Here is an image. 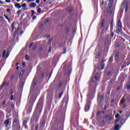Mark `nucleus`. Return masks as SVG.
<instances>
[{
  "mask_svg": "<svg viewBox=\"0 0 130 130\" xmlns=\"http://www.w3.org/2000/svg\"><path fill=\"white\" fill-rule=\"evenodd\" d=\"M96 86H91L89 88V93L87 96L88 98L89 99H92L93 98V95L94 93L96 91Z\"/></svg>",
  "mask_w": 130,
  "mask_h": 130,
  "instance_id": "f257e3e1",
  "label": "nucleus"
},
{
  "mask_svg": "<svg viewBox=\"0 0 130 130\" xmlns=\"http://www.w3.org/2000/svg\"><path fill=\"white\" fill-rule=\"evenodd\" d=\"M99 78H100V75L97 72H94L92 78V81L93 82L92 85H95V83H98V81H99Z\"/></svg>",
  "mask_w": 130,
  "mask_h": 130,
  "instance_id": "f03ea898",
  "label": "nucleus"
},
{
  "mask_svg": "<svg viewBox=\"0 0 130 130\" xmlns=\"http://www.w3.org/2000/svg\"><path fill=\"white\" fill-rule=\"evenodd\" d=\"M122 27V25L121 24V21L120 19H118L117 21V28L116 29V33L118 34H120L122 33V29L121 27Z\"/></svg>",
  "mask_w": 130,
  "mask_h": 130,
  "instance_id": "7ed1b4c3",
  "label": "nucleus"
},
{
  "mask_svg": "<svg viewBox=\"0 0 130 130\" xmlns=\"http://www.w3.org/2000/svg\"><path fill=\"white\" fill-rule=\"evenodd\" d=\"M17 26V30L15 31L14 34L13 35V38L15 39V37L16 36V34L18 32V30H19V25H18L17 24H16L15 22H13L12 25V31H14V29H16V27Z\"/></svg>",
  "mask_w": 130,
  "mask_h": 130,
  "instance_id": "20e7f679",
  "label": "nucleus"
},
{
  "mask_svg": "<svg viewBox=\"0 0 130 130\" xmlns=\"http://www.w3.org/2000/svg\"><path fill=\"white\" fill-rule=\"evenodd\" d=\"M41 109H42V105L40 103H38L36 108V111H41Z\"/></svg>",
  "mask_w": 130,
  "mask_h": 130,
  "instance_id": "39448f33",
  "label": "nucleus"
},
{
  "mask_svg": "<svg viewBox=\"0 0 130 130\" xmlns=\"http://www.w3.org/2000/svg\"><path fill=\"white\" fill-rule=\"evenodd\" d=\"M105 66V64H104V62L102 61L101 63V64L98 68V71H102V70H104Z\"/></svg>",
  "mask_w": 130,
  "mask_h": 130,
  "instance_id": "423d86ee",
  "label": "nucleus"
},
{
  "mask_svg": "<svg viewBox=\"0 0 130 130\" xmlns=\"http://www.w3.org/2000/svg\"><path fill=\"white\" fill-rule=\"evenodd\" d=\"M10 125V119H8L6 120L4 122V125H5V127H8Z\"/></svg>",
  "mask_w": 130,
  "mask_h": 130,
  "instance_id": "0eeeda50",
  "label": "nucleus"
},
{
  "mask_svg": "<svg viewBox=\"0 0 130 130\" xmlns=\"http://www.w3.org/2000/svg\"><path fill=\"white\" fill-rule=\"evenodd\" d=\"M89 109H90V105L87 104L85 107L84 110L86 112H87V111H89Z\"/></svg>",
  "mask_w": 130,
  "mask_h": 130,
  "instance_id": "6e6552de",
  "label": "nucleus"
},
{
  "mask_svg": "<svg viewBox=\"0 0 130 130\" xmlns=\"http://www.w3.org/2000/svg\"><path fill=\"white\" fill-rule=\"evenodd\" d=\"M103 98H104L103 95H101L100 94H99L98 101H99V102H101V101L103 99Z\"/></svg>",
  "mask_w": 130,
  "mask_h": 130,
  "instance_id": "1a4fd4ad",
  "label": "nucleus"
},
{
  "mask_svg": "<svg viewBox=\"0 0 130 130\" xmlns=\"http://www.w3.org/2000/svg\"><path fill=\"white\" fill-rule=\"evenodd\" d=\"M13 123H16V124H19V119H18L17 118H15L13 121Z\"/></svg>",
  "mask_w": 130,
  "mask_h": 130,
  "instance_id": "9d476101",
  "label": "nucleus"
},
{
  "mask_svg": "<svg viewBox=\"0 0 130 130\" xmlns=\"http://www.w3.org/2000/svg\"><path fill=\"white\" fill-rule=\"evenodd\" d=\"M15 6L17 9H21V5L19 3L15 4Z\"/></svg>",
  "mask_w": 130,
  "mask_h": 130,
  "instance_id": "9b49d317",
  "label": "nucleus"
},
{
  "mask_svg": "<svg viewBox=\"0 0 130 130\" xmlns=\"http://www.w3.org/2000/svg\"><path fill=\"white\" fill-rule=\"evenodd\" d=\"M30 6L31 8H35V7L37 6V4L36 3H32L30 4Z\"/></svg>",
  "mask_w": 130,
  "mask_h": 130,
  "instance_id": "f8f14e48",
  "label": "nucleus"
},
{
  "mask_svg": "<svg viewBox=\"0 0 130 130\" xmlns=\"http://www.w3.org/2000/svg\"><path fill=\"white\" fill-rule=\"evenodd\" d=\"M28 120H29V119H25L23 121V125H26L27 124V122H28Z\"/></svg>",
  "mask_w": 130,
  "mask_h": 130,
  "instance_id": "ddd939ff",
  "label": "nucleus"
},
{
  "mask_svg": "<svg viewBox=\"0 0 130 130\" xmlns=\"http://www.w3.org/2000/svg\"><path fill=\"white\" fill-rule=\"evenodd\" d=\"M23 75H24V71L22 70L19 75V78H22L23 77Z\"/></svg>",
  "mask_w": 130,
  "mask_h": 130,
  "instance_id": "4468645a",
  "label": "nucleus"
},
{
  "mask_svg": "<svg viewBox=\"0 0 130 130\" xmlns=\"http://www.w3.org/2000/svg\"><path fill=\"white\" fill-rule=\"evenodd\" d=\"M114 129L115 130H119V124H117L115 125Z\"/></svg>",
  "mask_w": 130,
  "mask_h": 130,
  "instance_id": "2eb2a0df",
  "label": "nucleus"
},
{
  "mask_svg": "<svg viewBox=\"0 0 130 130\" xmlns=\"http://www.w3.org/2000/svg\"><path fill=\"white\" fill-rule=\"evenodd\" d=\"M124 122H125V120L124 119H122L120 123V124H122H122H123V123H124Z\"/></svg>",
  "mask_w": 130,
  "mask_h": 130,
  "instance_id": "dca6fc26",
  "label": "nucleus"
},
{
  "mask_svg": "<svg viewBox=\"0 0 130 130\" xmlns=\"http://www.w3.org/2000/svg\"><path fill=\"white\" fill-rule=\"evenodd\" d=\"M4 17L7 20H8L9 23L11 22L10 20V18H9V17L7 16L6 15H4Z\"/></svg>",
  "mask_w": 130,
  "mask_h": 130,
  "instance_id": "f3484780",
  "label": "nucleus"
},
{
  "mask_svg": "<svg viewBox=\"0 0 130 130\" xmlns=\"http://www.w3.org/2000/svg\"><path fill=\"white\" fill-rule=\"evenodd\" d=\"M127 11H128V6H127V5H126L125 12V13L127 12Z\"/></svg>",
  "mask_w": 130,
  "mask_h": 130,
  "instance_id": "a211bd4d",
  "label": "nucleus"
},
{
  "mask_svg": "<svg viewBox=\"0 0 130 130\" xmlns=\"http://www.w3.org/2000/svg\"><path fill=\"white\" fill-rule=\"evenodd\" d=\"M110 28L111 31H112V30H113V23L112 22H111V23L110 24Z\"/></svg>",
  "mask_w": 130,
  "mask_h": 130,
  "instance_id": "6ab92c4d",
  "label": "nucleus"
},
{
  "mask_svg": "<svg viewBox=\"0 0 130 130\" xmlns=\"http://www.w3.org/2000/svg\"><path fill=\"white\" fill-rule=\"evenodd\" d=\"M112 60H113V56H111L110 58H109V61L110 62H111L112 61Z\"/></svg>",
  "mask_w": 130,
  "mask_h": 130,
  "instance_id": "aec40b11",
  "label": "nucleus"
},
{
  "mask_svg": "<svg viewBox=\"0 0 130 130\" xmlns=\"http://www.w3.org/2000/svg\"><path fill=\"white\" fill-rule=\"evenodd\" d=\"M62 94H63V92H61L58 96V99H60L61 98V96H62Z\"/></svg>",
  "mask_w": 130,
  "mask_h": 130,
  "instance_id": "412c9836",
  "label": "nucleus"
},
{
  "mask_svg": "<svg viewBox=\"0 0 130 130\" xmlns=\"http://www.w3.org/2000/svg\"><path fill=\"white\" fill-rule=\"evenodd\" d=\"M108 105L106 104V105L104 106V109H105V110H106V109H107V108H108Z\"/></svg>",
  "mask_w": 130,
  "mask_h": 130,
  "instance_id": "4be33fe9",
  "label": "nucleus"
},
{
  "mask_svg": "<svg viewBox=\"0 0 130 130\" xmlns=\"http://www.w3.org/2000/svg\"><path fill=\"white\" fill-rule=\"evenodd\" d=\"M25 59L26 60H29V56H28V55H26L25 56Z\"/></svg>",
  "mask_w": 130,
  "mask_h": 130,
  "instance_id": "5701e85b",
  "label": "nucleus"
},
{
  "mask_svg": "<svg viewBox=\"0 0 130 130\" xmlns=\"http://www.w3.org/2000/svg\"><path fill=\"white\" fill-rule=\"evenodd\" d=\"M5 56H6V50L4 51L3 55H2V57H5Z\"/></svg>",
  "mask_w": 130,
  "mask_h": 130,
  "instance_id": "b1692460",
  "label": "nucleus"
},
{
  "mask_svg": "<svg viewBox=\"0 0 130 130\" xmlns=\"http://www.w3.org/2000/svg\"><path fill=\"white\" fill-rule=\"evenodd\" d=\"M113 2V0H109V5L110 6H111V4H112V2Z\"/></svg>",
  "mask_w": 130,
  "mask_h": 130,
  "instance_id": "393cba45",
  "label": "nucleus"
},
{
  "mask_svg": "<svg viewBox=\"0 0 130 130\" xmlns=\"http://www.w3.org/2000/svg\"><path fill=\"white\" fill-rule=\"evenodd\" d=\"M120 115H119V114H117L116 115H115V117L116 118H118V117H119Z\"/></svg>",
  "mask_w": 130,
  "mask_h": 130,
  "instance_id": "a878e982",
  "label": "nucleus"
},
{
  "mask_svg": "<svg viewBox=\"0 0 130 130\" xmlns=\"http://www.w3.org/2000/svg\"><path fill=\"white\" fill-rule=\"evenodd\" d=\"M38 13H41V8H39L37 10Z\"/></svg>",
  "mask_w": 130,
  "mask_h": 130,
  "instance_id": "bb28decb",
  "label": "nucleus"
},
{
  "mask_svg": "<svg viewBox=\"0 0 130 130\" xmlns=\"http://www.w3.org/2000/svg\"><path fill=\"white\" fill-rule=\"evenodd\" d=\"M20 88H23V87H24V83L22 82L21 84H20Z\"/></svg>",
  "mask_w": 130,
  "mask_h": 130,
  "instance_id": "cd10ccee",
  "label": "nucleus"
},
{
  "mask_svg": "<svg viewBox=\"0 0 130 130\" xmlns=\"http://www.w3.org/2000/svg\"><path fill=\"white\" fill-rule=\"evenodd\" d=\"M66 52H67V49L66 48H64V51L62 53L63 54H64V53H66Z\"/></svg>",
  "mask_w": 130,
  "mask_h": 130,
  "instance_id": "c85d7f7f",
  "label": "nucleus"
},
{
  "mask_svg": "<svg viewBox=\"0 0 130 130\" xmlns=\"http://www.w3.org/2000/svg\"><path fill=\"white\" fill-rule=\"evenodd\" d=\"M126 88H127V89H130V84H127L126 86Z\"/></svg>",
  "mask_w": 130,
  "mask_h": 130,
  "instance_id": "c756f323",
  "label": "nucleus"
},
{
  "mask_svg": "<svg viewBox=\"0 0 130 130\" xmlns=\"http://www.w3.org/2000/svg\"><path fill=\"white\" fill-rule=\"evenodd\" d=\"M26 4L24 3V4H22V5H21V7H22V8H25V7H26Z\"/></svg>",
  "mask_w": 130,
  "mask_h": 130,
  "instance_id": "7c9ffc66",
  "label": "nucleus"
},
{
  "mask_svg": "<svg viewBox=\"0 0 130 130\" xmlns=\"http://www.w3.org/2000/svg\"><path fill=\"white\" fill-rule=\"evenodd\" d=\"M11 108H14V107H15V104H12L11 105Z\"/></svg>",
  "mask_w": 130,
  "mask_h": 130,
  "instance_id": "2f4dec72",
  "label": "nucleus"
},
{
  "mask_svg": "<svg viewBox=\"0 0 130 130\" xmlns=\"http://www.w3.org/2000/svg\"><path fill=\"white\" fill-rule=\"evenodd\" d=\"M9 55H10V54L9 53H7L6 55V58H8V57H9Z\"/></svg>",
  "mask_w": 130,
  "mask_h": 130,
  "instance_id": "473e14b6",
  "label": "nucleus"
},
{
  "mask_svg": "<svg viewBox=\"0 0 130 130\" xmlns=\"http://www.w3.org/2000/svg\"><path fill=\"white\" fill-rule=\"evenodd\" d=\"M51 41H52V39H49L48 43H51Z\"/></svg>",
  "mask_w": 130,
  "mask_h": 130,
  "instance_id": "72a5a7b5",
  "label": "nucleus"
},
{
  "mask_svg": "<svg viewBox=\"0 0 130 130\" xmlns=\"http://www.w3.org/2000/svg\"><path fill=\"white\" fill-rule=\"evenodd\" d=\"M101 27V28H103V27H104V23L103 22L102 23Z\"/></svg>",
  "mask_w": 130,
  "mask_h": 130,
  "instance_id": "f704fd0d",
  "label": "nucleus"
},
{
  "mask_svg": "<svg viewBox=\"0 0 130 130\" xmlns=\"http://www.w3.org/2000/svg\"><path fill=\"white\" fill-rule=\"evenodd\" d=\"M36 85V83L34 82V81H33V84H32L33 87H35Z\"/></svg>",
  "mask_w": 130,
  "mask_h": 130,
  "instance_id": "c9c22d12",
  "label": "nucleus"
},
{
  "mask_svg": "<svg viewBox=\"0 0 130 130\" xmlns=\"http://www.w3.org/2000/svg\"><path fill=\"white\" fill-rule=\"evenodd\" d=\"M36 3H37V4H39V3H40V0H36Z\"/></svg>",
  "mask_w": 130,
  "mask_h": 130,
  "instance_id": "e433bc0d",
  "label": "nucleus"
},
{
  "mask_svg": "<svg viewBox=\"0 0 130 130\" xmlns=\"http://www.w3.org/2000/svg\"><path fill=\"white\" fill-rule=\"evenodd\" d=\"M27 1V3H30V2H34L35 0H26Z\"/></svg>",
  "mask_w": 130,
  "mask_h": 130,
  "instance_id": "4c0bfd02",
  "label": "nucleus"
},
{
  "mask_svg": "<svg viewBox=\"0 0 130 130\" xmlns=\"http://www.w3.org/2000/svg\"><path fill=\"white\" fill-rule=\"evenodd\" d=\"M6 3H11V0H6Z\"/></svg>",
  "mask_w": 130,
  "mask_h": 130,
  "instance_id": "58836bf2",
  "label": "nucleus"
},
{
  "mask_svg": "<svg viewBox=\"0 0 130 130\" xmlns=\"http://www.w3.org/2000/svg\"><path fill=\"white\" fill-rule=\"evenodd\" d=\"M31 12H32L31 16H34V10H32Z\"/></svg>",
  "mask_w": 130,
  "mask_h": 130,
  "instance_id": "ea45409f",
  "label": "nucleus"
},
{
  "mask_svg": "<svg viewBox=\"0 0 130 130\" xmlns=\"http://www.w3.org/2000/svg\"><path fill=\"white\" fill-rule=\"evenodd\" d=\"M13 99H14V95H11V101H13Z\"/></svg>",
  "mask_w": 130,
  "mask_h": 130,
  "instance_id": "a19ab883",
  "label": "nucleus"
},
{
  "mask_svg": "<svg viewBox=\"0 0 130 130\" xmlns=\"http://www.w3.org/2000/svg\"><path fill=\"white\" fill-rule=\"evenodd\" d=\"M119 121V119H117V120H116L115 121V122L116 123H117V122H118Z\"/></svg>",
  "mask_w": 130,
  "mask_h": 130,
  "instance_id": "79ce46f5",
  "label": "nucleus"
},
{
  "mask_svg": "<svg viewBox=\"0 0 130 130\" xmlns=\"http://www.w3.org/2000/svg\"><path fill=\"white\" fill-rule=\"evenodd\" d=\"M33 50H35L36 49V46H34L32 48Z\"/></svg>",
  "mask_w": 130,
  "mask_h": 130,
  "instance_id": "37998d69",
  "label": "nucleus"
},
{
  "mask_svg": "<svg viewBox=\"0 0 130 130\" xmlns=\"http://www.w3.org/2000/svg\"><path fill=\"white\" fill-rule=\"evenodd\" d=\"M48 52H51V47H50L48 50Z\"/></svg>",
  "mask_w": 130,
  "mask_h": 130,
  "instance_id": "c03bdc74",
  "label": "nucleus"
},
{
  "mask_svg": "<svg viewBox=\"0 0 130 130\" xmlns=\"http://www.w3.org/2000/svg\"><path fill=\"white\" fill-rule=\"evenodd\" d=\"M7 12H8V13H10V12H11V10H10L9 9H7Z\"/></svg>",
  "mask_w": 130,
  "mask_h": 130,
  "instance_id": "a18cd8bd",
  "label": "nucleus"
},
{
  "mask_svg": "<svg viewBox=\"0 0 130 130\" xmlns=\"http://www.w3.org/2000/svg\"><path fill=\"white\" fill-rule=\"evenodd\" d=\"M6 101H4V102H3L2 104H3V105H5L6 104Z\"/></svg>",
  "mask_w": 130,
  "mask_h": 130,
  "instance_id": "49530a36",
  "label": "nucleus"
},
{
  "mask_svg": "<svg viewBox=\"0 0 130 130\" xmlns=\"http://www.w3.org/2000/svg\"><path fill=\"white\" fill-rule=\"evenodd\" d=\"M35 19H36V16H34L32 17V20H35Z\"/></svg>",
  "mask_w": 130,
  "mask_h": 130,
  "instance_id": "de8ad7c7",
  "label": "nucleus"
},
{
  "mask_svg": "<svg viewBox=\"0 0 130 130\" xmlns=\"http://www.w3.org/2000/svg\"><path fill=\"white\" fill-rule=\"evenodd\" d=\"M14 92V91H13V90H11L10 91V94H12Z\"/></svg>",
  "mask_w": 130,
  "mask_h": 130,
  "instance_id": "09e8293b",
  "label": "nucleus"
},
{
  "mask_svg": "<svg viewBox=\"0 0 130 130\" xmlns=\"http://www.w3.org/2000/svg\"><path fill=\"white\" fill-rule=\"evenodd\" d=\"M3 17H0V21H3Z\"/></svg>",
  "mask_w": 130,
  "mask_h": 130,
  "instance_id": "8fccbe9b",
  "label": "nucleus"
},
{
  "mask_svg": "<svg viewBox=\"0 0 130 130\" xmlns=\"http://www.w3.org/2000/svg\"><path fill=\"white\" fill-rule=\"evenodd\" d=\"M32 45H33V43L30 44V45L29 46V48H30V47H31L32 46Z\"/></svg>",
  "mask_w": 130,
  "mask_h": 130,
  "instance_id": "3c124183",
  "label": "nucleus"
},
{
  "mask_svg": "<svg viewBox=\"0 0 130 130\" xmlns=\"http://www.w3.org/2000/svg\"><path fill=\"white\" fill-rule=\"evenodd\" d=\"M51 75H52V71L50 73V75L49 76V79H50V77H51Z\"/></svg>",
  "mask_w": 130,
  "mask_h": 130,
  "instance_id": "603ef678",
  "label": "nucleus"
},
{
  "mask_svg": "<svg viewBox=\"0 0 130 130\" xmlns=\"http://www.w3.org/2000/svg\"><path fill=\"white\" fill-rule=\"evenodd\" d=\"M0 4L1 5H3L4 4V2L0 1Z\"/></svg>",
  "mask_w": 130,
  "mask_h": 130,
  "instance_id": "864d4df0",
  "label": "nucleus"
},
{
  "mask_svg": "<svg viewBox=\"0 0 130 130\" xmlns=\"http://www.w3.org/2000/svg\"><path fill=\"white\" fill-rule=\"evenodd\" d=\"M97 115H100V112H98L97 113Z\"/></svg>",
  "mask_w": 130,
  "mask_h": 130,
  "instance_id": "5fc2aeb1",
  "label": "nucleus"
},
{
  "mask_svg": "<svg viewBox=\"0 0 130 130\" xmlns=\"http://www.w3.org/2000/svg\"><path fill=\"white\" fill-rule=\"evenodd\" d=\"M24 66H25V62H23L22 63V67H24Z\"/></svg>",
  "mask_w": 130,
  "mask_h": 130,
  "instance_id": "6e6d98bb",
  "label": "nucleus"
},
{
  "mask_svg": "<svg viewBox=\"0 0 130 130\" xmlns=\"http://www.w3.org/2000/svg\"><path fill=\"white\" fill-rule=\"evenodd\" d=\"M42 50V47L40 48L39 51H41Z\"/></svg>",
  "mask_w": 130,
  "mask_h": 130,
  "instance_id": "4d7b16f0",
  "label": "nucleus"
},
{
  "mask_svg": "<svg viewBox=\"0 0 130 130\" xmlns=\"http://www.w3.org/2000/svg\"><path fill=\"white\" fill-rule=\"evenodd\" d=\"M42 26H43L42 24H41L40 25V28H42Z\"/></svg>",
  "mask_w": 130,
  "mask_h": 130,
  "instance_id": "13d9d810",
  "label": "nucleus"
},
{
  "mask_svg": "<svg viewBox=\"0 0 130 130\" xmlns=\"http://www.w3.org/2000/svg\"><path fill=\"white\" fill-rule=\"evenodd\" d=\"M16 2H17V3H19V2H21V0H16Z\"/></svg>",
  "mask_w": 130,
  "mask_h": 130,
  "instance_id": "bf43d9fd",
  "label": "nucleus"
},
{
  "mask_svg": "<svg viewBox=\"0 0 130 130\" xmlns=\"http://www.w3.org/2000/svg\"><path fill=\"white\" fill-rule=\"evenodd\" d=\"M111 36H112V37H113V32H112Z\"/></svg>",
  "mask_w": 130,
  "mask_h": 130,
  "instance_id": "052dcab7",
  "label": "nucleus"
},
{
  "mask_svg": "<svg viewBox=\"0 0 130 130\" xmlns=\"http://www.w3.org/2000/svg\"><path fill=\"white\" fill-rule=\"evenodd\" d=\"M5 86V83L3 84V85L2 86L1 88H3Z\"/></svg>",
  "mask_w": 130,
  "mask_h": 130,
  "instance_id": "680f3d73",
  "label": "nucleus"
},
{
  "mask_svg": "<svg viewBox=\"0 0 130 130\" xmlns=\"http://www.w3.org/2000/svg\"><path fill=\"white\" fill-rule=\"evenodd\" d=\"M122 102L123 103H124V100H122Z\"/></svg>",
  "mask_w": 130,
  "mask_h": 130,
  "instance_id": "e2e57ef3",
  "label": "nucleus"
},
{
  "mask_svg": "<svg viewBox=\"0 0 130 130\" xmlns=\"http://www.w3.org/2000/svg\"><path fill=\"white\" fill-rule=\"evenodd\" d=\"M19 67H17L16 69V70H19Z\"/></svg>",
  "mask_w": 130,
  "mask_h": 130,
  "instance_id": "0e129e2a",
  "label": "nucleus"
},
{
  "mask_svg": "<svg viewBox=\"0 0 130 130\" xmlns=\"http://www.w3.org/2000/svg\"><path fill=\"white\" fill-rule=\"evenodd\" d=\"M36 128L37 129H38V126H36Z\"/></svg>",
  "mask_w": 130,
  "mask_h": 130,
  "instance_id": "69168bd1",
  "label": "nucleus"
},
{
  "mask_svg": "<svg viewBox=\"0 0 130 130\" xmlns=\"http://www.w3.org/2000/svg\"><path fill=\"white\" fill-rule=\"evenodd\" d=\"M116 56H117L118 55V53H116Z\"/></svg>",
  "mask_w": 130,
  "mask_h": 130,
  "instance_id": "338daca9",
  "label": "nucleus"
},
{
  "mask_svg": "<svg viewBox=\"0 0 130 130\" xmlns=\"http://www.w3.org/2000/svg\"><path fill=\"white\" fill-rule=\"evenodd\" d=\"M109 119L110 120H111V117H110V118H109Z\"/></svg>",
  "mask_w": 130,
  "mask_h": 130,
  "instance_id": "774afa93",
  "label": "nucleus"
}]
</instances>
